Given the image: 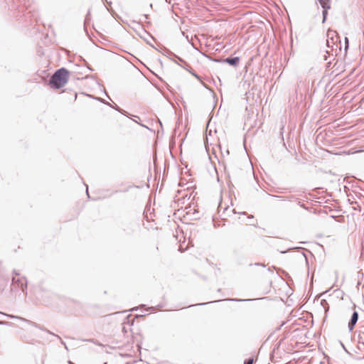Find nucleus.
I'll return each instance as SVG.
<instances>
[{
    "mask_svg": "<svg viewBox=\"0 0 364 364\" xmlns=\"http://www.w3.org/2000/svg\"><path fill=\"white\" fill-rule=\"evenodd\" d=\"M69 77V72L64 68L58 69L51 76L49 80V85L55 89H60L65 86L68 82Z\"/></svg>",
    "mask_w": 364,
    "mask_h": 364,
    "instance_id": "1",
    "label": "nucleus"
},
{
    "mask_svg": "<svg viewBox=\"0 0 364 364\" xmlns=\"http://www.w3.org/2000/svg\"><path fill=\"white\" fill-rule=\"evenodd\" d=\"M15 275L12 277L11 289L17 291L21 289L23 291L27 288V281L24 277H20L19 274L14 272Z\"/></svg>",
    "mask_w": 364,
    "mask_h": 364,
    "instance_id": "2",
    "label": "nucleus"
},
{
    "mask_svg": "<svg viewBox=\"0 0 364 364\" xmlns=\"http://www.w3.org/2000/svg\"><path fill=\"white\" fill-rule=\"evenodd\" d=\"M0 314L8 317V318H16V319H18V320H21V321H23L26 323H27L28 324L32 326H34L36 328H41L38 324H37L35 322H33L31 321H29L28 319H26L24 318H22V317H20V316H14V315H11V314H5V313H3V312H1L0 311Z\"/></svg>",
    "mask_w": 364,
    "mask_h": 364,
    "instance_id": "3",
    "label": "nucleus"
},
{
    "mask_svg": "<svg viewBox=\"0 0 364 364\" xmlns=\"http://www.w3.org/2000/svg\"><path fill=\"white\" fill-rule=\"evenodd\" d=\"M0 314L8 317V318H16V319H18V320H21V321H23L26 323H27L28 324L32 326H34L36 328H41L38 324H37L35 322H33L31 321H29L28 319H26L24 318H22V317H20V316H14V315H11V314H5V313H3V312H1L0 311Z\"/></svg>",
    "mask_w": 364,
    "mask_h": 364,
    "instance_id": "4",
    "label": "nucleus"
},
{
    "mask_svg": "<svg viewBox=\"0 0 364 364\" xmlns=\"http://www.w3.org/2000/svg\"><path fill=\"white\" fill-rule=\"evenodd\" d=\"M240 58L239 57H234V58H227L223 60H215L216 62H221L228 63L230 65H232L234 67H237L240 63Z\"/></svg>",
    "mask_w": 364,
    "mask_h": 364,
    "instance_id": "5",
    "label": "nucleus"
},
{
    "mask_svg": "<svg viewBox=\"0 0 364 364\" xmlns=\"http://www.w3.org/2000/svg\"><path fill=\"white\" fill-rule=\"evenodd\" d=\"M321 6L323 9V23L325 22L326 19V16L328 14V9L331 8L330 6V0H320L319 1Z\"/></svg>",
    "mask_w": 364,
    "mask_h": 364,
    "instance_id": "6",
    "label": "nucleus"
},
{
    "mask_svg": "<svg viewBox=\"0 0 364 364\" xmlns=\"http://www.w3.org/2000/svg\"><path fill=\"white\" fill-rule=\"evenodd\" d=\"M358 320V314L357 311H354L351 316L350 320L348 322V327L350 331H351Z\"/></svg>",
    "mask_w": 364,
    "mask_h": 364,
    "instance_id": "7",
    "label": "nucleus"
},
{
    "mask_svg": "<svg viewBox=\"0 0 364 364\" xmlns=\"http://www.w3.org/2000/svg\"><path fill=\"white\" fill-rule=\"evenodd\" d=\"M253 362H254V359L252 358H249V359L245 360L244 364H253Z\"/></svg>",
    "mask_w": 364,
    "mask_h": 364,
    "instance_id": "8",
    "label": "nucleus"
},
{
    "mask_svg": "<svg viewBox=\"0 0 364 364\" xmlns=\"http://www.w3.org/2000/svg\"><path fill=\"white\" fill-rule=\"evenodd\" d=\"M0 325H7V326H11V323H9V322H6V321H0Z\"/></svg>",
    "mask_w": 364,
    "mask_h": 364,
    "instance_id": "9",
    "label": "nucleus"
},
{
    "mask_svg": "<svg viewBox=\"0 0 364 364\" xmlns=\"http://www.w3.org/2000/svg\"><path fill=\"white\" fill-rule=\"evenodd\" d=\"M345 43H346V48L348 46V39L347 37L345 38Z\"/></svg>",
    "mask_w": 364,
    "mask_h": 364,
    "instance_id": "10",
    "label": "nucleus"
},
{
    "mask_svg": "<svg viewBox=\"0 0 364 364\" xmlns=\"http://www.w3.org/2000/svg\"><path fill=\"white\" fill-rule=\"evenodd\" d=\"M196 77H197L198 79H200L199 76L198 75H196V73H191Z\"/></svg>",
    "mask_w": 364,
    "mask_h": 364,
    "instance_id": "11",
    "label": "nucleus"
},
{
    "mask_svg": "<svg viewBox=\"0 0 364 364\" xmlns=\"http://www.w3.org/2000/svg\"><path fill=\"white\" fill-rule=\"evenodd\" d=\"M178 58V60H179L181 62H182V63H185V64L186 65V63H185V62L181 59V58Z\"/></svg>",
    "mask_w": 364,
    "mask_h": 364,
    "instance_id": "12",
    "label": "nucleus"
},
{
    "mask_svg": "<svg viewBox=\"0 0 364 364\" xmlns=\"http://www.w3.org/2000/svg\"><path fill=\"white\" fill-rule=\"evenodd\" d=\"M61 343H62V344H63V345L65 346V348H66V349H68L67 346H65V343L63 341H61Z\"/></svg>",
    "mask_w": 364,
    "mask_h": 364,
    "instance_id": "13",
    "label": "nucleus"
},
{
    "mask_svg": "<svg viewBox=\"0 0 364 364\" xmlns=\"http://www.w3.org/2000/svg\"><path fill=\"white\" fill-rule=\"evenodd\" d=\"M224 153H225V151H222V150H221V154H222V155H223V156H224V155H225V154H224Z\"/></svg>",
    "mask_w": 364,
    "mask_h": 364,
    "instance_id": "14",
    "label": "nucleus"
},
{
    "mask_svg": "<svg viewBox=\"0 0 364 364\" xmlns=\"http://www.w3.org/2000/svg\"><path fill=\"white\" fill-rule=\"evenodd\" d=\"M224 153H225V151H222V150H221V154H222V155H223V156H224V155H225V154H224Z\"/></svg>",
    "mask_w": 364,
    "mask_h": 364,
    "instance_id": "15",
    "label": "nucleus"
},
{
    "mask_svg": "<svg viewBox=\"0 0 364 364\" xmlns=\"http://www.w3.org/2000/svg\"><path fill=\"white\" fill-rule=\"evenodd\" d=\"M225 154H226V155H228V154H229V151H228V149H227V150H225Z\"/></svg>",
    "mask_w": 364,
    "mask_h": 364,
    "instance_id": "16",
    "label": "nucleus"
},
{
    "mask_svg": "<svg viewBox=\"0 0 364 364\" xmlns=\"http://www.w3.org/2000/svg\"><path fill=\"white\" fill-rule=\"evenodd\" d=\"M324 302H326V300H322L321 301V304H324Z\"/></svg>",
    "mask_w": 364,
    "mask_h": 364,
    "instance_id": "17",
    "label": "nucleus"
},
{
    "mask_svg": "<svg viewBox=\"0 0 364 364\" xmlns=\"http://www.w3.org/2000/svg\"><path fill=\"white\" fill-rule=\"evenodd\" d=\"M137 309H138V308H133V309H132V311H136V310H137Z\"/></svg>",
    "mask_w": 364,
    "mask_h": 364,
    "instance_id": "18",
    "label": "nucleus"
},
{
    "mask_svg": "<svg viewBox=\"0 0 364 364\" xmlns=\"http://www.w3.org/2000/svg\"><path fill=\"white\" fill-rule=\"evenodd\" d=\"M208 303H203V304H200L199 305H205V304H207Z\"/></svg>",
    "mask_w": 364,
    "mask_h": 364,
    "instance_id": "19",
    "label": "nucleus"
},
{
    "mask_svg": "<svg viewBox=\"0 0 364 364\" xmlns=\"http://www.w3.org/2000/svg\"><path fill=\"white\" fill-rule=\"evenodd\" d=\"M255 264L256 265H262V266H264L263 264H259V263H256Z\"/></svg>",
    "mask_w": 364,
    "mask_h": 364,
    "instance_id": "20",
    "label": "nucleus"
},
{
    "mask_svg": "<svg viewBox=\"0 0 364 364\" xmlns=\"http://www.w3.org/2000/svg\"><path fill=\"white\" fill-rule=\"evenodd\" d=\"M116 109H117V111H119V112H121V111H120V109H119V108H118V107H117Z\"/></svg>",
    "mask_w": 364,
    "mask_h": 364,
    "instance_id": "21",
    "label": "nucleus"
},
{
    "mask_svg": "<svg viewBox=\"0 0 364 364\" xmlns=\"http://www.w3.org/2000/svg\"><path fill=\"white\" fill-rule=\"evenodd\" d=\"M69 364H74V363H73L71 361H69Z\"/></svg>",
    "mask_w": 364,
    "mask_h": 364,
    "instance_id": "22",
    "label": "nucleus"
},
{
    "mask_svg": "<svg viewBox=\"0 0 364 364\" xmlns=\"http://www.w3.org/2000/svg\"><path fill=\"white\" fill-rule=\"evenodd\" d=\"M86 193H87V194L88 195V190H87V191H86Z\"/></svg>",
    "mask_w": 364,
    "mask_h": 364,
    "instance_id": "23",
    "label": "nucleus"
},
{
    "mask_svg": "<svg viewBox=\"0 0 364 364\" xmlns=\"http://www.w3.org/2000/svg\"><path fill=\"white\" fill-rule=\"evenodd\" d=\"M320 1V0H318V2Z\"/></svg>",
    "mask_w": 364,
    "mask_h": 364,
    "instance_id": "24",
    "label": "nucleus"
}]
</instances>
